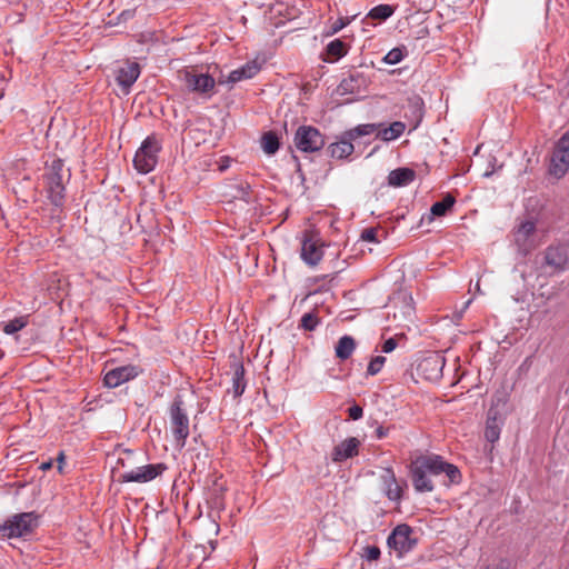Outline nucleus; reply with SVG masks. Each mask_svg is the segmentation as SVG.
Listing matches in <instances>:
<instances>
[{
	"label": "nucleus",
	"mask_w": 569,
	"mask_h": 569,
	"mask_svg": "<svg viewBox=\"0 0 569 569\" xmlns=\"http://www.w3.org/2000/svg\"><path fill=\"white\" fill-rule=\"evenodd\" d=\"M323 257L322 244L312 237L306 238L301 244V259L308 266H317Z\"/></svg>",
	"instance_id": "obj_18"
},
{
	"label": "nucleus",
	"mask_w": 569,
	"mask_h": 569,
	"mask_svg": "<svg viewBox=\"0 0 569 569\" xmlns=\"http://www.w3.org/2000/svg\"><path fill=\"white\" fill-rule=\"evenodd\" d=\"M412 528L409 525H398L389 535L387 543L401 557L417 545V539L412 538Z\"/></svg>",
	"instance_id": "obj_11"
},
{
	"label": "nucleus",
	"mask_w": 569,
	"mask_h": 569,
	"mask_svg": "<svg viewBox=\"0 0 569 569\" xmlns=\"http://www.w3.org/2000/svg\"><path fill=\"white\" fill-rule=\"evenodd\" d=\"M411 480L418 492H430L433 490L431 480L427 477V471L415 460L410 466Z\"/></svg>",
	"instance_id": "obj_21"
},
{
	"label": "nucleus",
	"mask_w": 569,
	"mask_h": 569,
	"mask_svg": "<svg viewBox=\"0 0 569 569\" xmlns=\"http://www.w3.org/2000/svg\"><path fill=\"white\" fill-rule=\"evenodd\" d=\"M261 147L267 154H274L280 147L278 136L272 131L266 132L261 138Z\"/></svg>",
	"instance_id": "obj_28"
},
{
	"label": "nucleus",
	"mask_w": 569,
	"mask_h": 569,
	"mask_svg": "<svg viewBox=\"0 0 569 569\" xmlns=\"http://www.w3.org/2000/svg\"><path fill=\"white\" fill-rule=\"evenodd\" d=\"M389 430H390V428H385L382 426H379L376 429V437H377V439H383L385 437H387L388 433H389Z\"/></svg>",
	"instance_id": "obj_43"
},
{
	"label": "nucleus",
	"mask_w": 569,
	"mask_h": 569,
	"mask_svg": "<svg viewBox=\"0 0 569 569\" xmlns=\"http://www.w3.org/2000/svg\"><path fill=\"white\" fill-rule=\"evenodd\" d=\"M68 170L64 169V163L61 159H54L50 164H47L43 173L46 191L51 203L60 207L64 201V178H69Z\"/></svg>",
	"instance_id": "obj_2"
},
{
	"label": "nucleus",
	"mask_w": 569,
	"mask_h": 569,
	"mask_svg": "<svg viewBox=\"0 0 569 569\" xmlns=\"http://www.w3.org/2000/svg\"><path fill=\"white\" fill-rule=\"evenodd\" d=\"M171 429L177 441V445L182 448L186 445V439L189 436V418L186 409L183 408V400L180 396L173 399L170 408Z\"/></svg>",
	"instance_id": "obj_7"
},
{
	"label": "nucleus",
	"mask_w": 569,
	"mask_h": 569,
	"mask_svg": "<svg viewBox=\"0 0 569 569\" xmlns=\"http://www.w3.org/2000/svg\"><path fill=\"white\" fill-rule=\"evenodd\" d=\"M167 469L164 463L146 465L130 469L120 475V482H148L160 476Z\"/></svg>",
	"instance_id": "obj_12"
},
{
	"label": "nucleus",
	"mask_w": 569,
	"mask_h": 569,
	"mask_svg": "<svg viewBox=\"0 0 569 569\" xmlns=\"http://www.w3.org/2000/svg\"><path fill=\"white\" fill-rule=\"evenodd\" d=\"M140 370L136 366H121L109 370L103 378L104 386L108 388H117L120 385L136 378Z\"/></svg>",
	"instance_id": "obj_15"
},
{
	"label": "nucleus",
	"mask_w": 569,
	"mask_h": 569,
	"mask_svg": "<svg viewBox=\"0 0 569 569\" xmlns=\"http://www.w3.org/2000/svg\"><path fill=\"white\" fill-rule=\"evenodd\" d=\"M140 76V66L136 61H128L120 67L117 72L116 81L124 93H129L130 88Z\"/></svg>",
	"instance_id": "obj_16"
},
{
	"label": "nucleus",
	"mask_w": 569,
	"mask_h": 569,
	"mask_svg": "<svg viewBox=\"0 0 569 569\" xmlns=\"http://www.w3.org/2000/svg\"><path fill=\"white\" fill-rule=\"evenodd\" d=\"M409 103H410V107L413 109V112H415L416 117L418 118V122H419L422 118L423 101L420 98H413V99L409 100Z\"/></svg>",
	"instance_id": "obj_37"
},
{
	"label": "nucleus",
	"mask_w": 569,
	"mask_h": 569,
	"mask_svg": "<svg viewBox=\"0 0 569 569\" xmlns=\"http://www.w3.org/2000/svg\"><path fill=\"white\" fill-rule=\"evenodd\" d=\"M327 53L336 59H340L347 54V49L345 42L340 39H335L330 41L327 46Z\"/></svg>",
	"instance_id": "obj_31"
},
{
	"label": "nucleus",
	"mask_w": 569,
	"mask_h": 569,
	"mask_svg": "<svg viewBox=\"0 0 569 569\" xmlns=\"http://www.w3.org/2000/svg\"><path fill=\"white\" fill-rule=\"evenodd\" d=\"M233 368V377H232V392L234 398L240 397L247 387V381L244 379V367L242 362H234L232 365Z\"/></svg>",
	"instance_id": "obj_24"
},
{
	"label": "nucleus",
	"mask_w": 569,
	"mask_h": 569,
	"mask_svg": "<svg viewBox=\"0 0 569 569\" xmlns=\"http://www.w3.org/2000/svg\"><path fill=\"white\" fill-rule=\"evenodd\" d=\"M536 223L533 221L522 222L513 232L515 244L518 251L527 256L537 246L535 241Z\"/></svg>",
	"instance_id": "obj_13"
},
{
	"label": "nucleus",
	"mask_w": 569,
	"mask_h": 569,
	"mask_svg": "<svg viewBox=\"0 0 569 569\" xmlns=\"http://www.w3.org/2000/svg\"><path fill=\"white\" fill-rule=\"evenodd\" d=\"M386 358H371V361L368 365L367 373L370 376H375L381 371L383 368Z\"/></svg>",
	"instance_id": "obj_36"
},
{
	"label": "nucleus",
	"mask_w": 569,
	"mask_h": 569,
	"mask_svg": "<svg viewBox=\"0 0 569 569\" xmlns=\"http://www.w3.org/2000/svg\"><path fill=\"white\" fill-rule=\"evenodd\" d=\"M319 325V318L315 312H307L300 319V328L313 331Z\"/></svg>",
	"instance_id": "obj_33"
},
{
	"label": "nucleus",
	"mask_w": 569,
	"mask_h": 569,
	"mask_svg": "<svg viewBox=\"0 0 569 569\" xmlns=\"http://www.w3.org/2000/svg\"><path fill=\"white\" fill-rule=\"evenodd\" d=\"M385 485L387 486V495L389 499L397 500L400 498V487L397 483L396 476L392 469L387 468L381 476Z\"/></svg>",
	"instance_id": "obj_25"
},
{
	"label": "nucleus",
	"mask_w": 569,
	"mask_h": 569,
	"mask_svg": "<svg viewBox=\"0 0 569 569\" xmlns=\"http://www.w3.org/2000/svg\"><path fill=\"white\" fill-rule=\"evenodd\" d=\"M416 178V172L410 168H398L390 171L388 183L392 187H403L411 183Z\"/></svg>",
	"instance_id": "obj_22"
},
{
	"label": "nucleus",
	"mask_w": 569,
	"mask_h": 569,
	"mask_svg": "<svg viewBox=\"0 0 569 569\" xmlns=\"http://www.w3.org/2000/svg\"><path fill=\"white\" fill-rule=\"evenodd\" d=\"M403 57L402 50L395 48L385 56L383 60L388 64H397L403 59Z\"/></svg>",
	"instance_id": "obj_35"
},
{
	"label": "nucleus",
	"mask_w": 569,
	"mask_h": 569,
	"mask_svg": "<svg viewBox=\"0 0 569 569\" xmlns=\"http://www.w3.org/2000/svg\"><path fill=\"white\" fill-rule=\"evenodd\" d=\"M569 171V130L555 143L549 173L557 179L562 178Z\"/></svg>",
	"instance_id": "obj_8"
},
{
	"label": "nucleus",
	"mask_w": 569,
	"mask_h": 569,
	"mask_svg": "<svg viewBox=\"0 0 569 569\" xmlns=\"http://www.w3.org/2000/svg\"><path fill=\"white\" fill-rule=\"evenodd\" d=\"M375 126L358 124L357 127L346 131L339 141L329 146L331 157L337 159L349 157L355 151L352 141L362 136H370L375 132Z\"/></svg>",
	"instance_id": "obj_5"
},
{
	"label": "nucleus",
	"mask_w": 569,
	"mask_h": 569,
	"mask_svg": "<svg viewBox=\"0 0 569 569\" xmlns=\"http://www.w3.org/2000/svg\"><path fill=\"white\" fill-rule=\"evenodd\" d=\"M126 455L128 456V458L134 456V452L132 450H126Z\"/></svg>",
	"instance_id": "obj_47"
},
{
	"label": "nucleus",
	"mask_w": 569,
	"mask_h": 569,
	"mask_svg": "<svg viewBox=\"0 0 569 569\" xmlns=\"http://www.w3.org/2000/svg\"><path fill=\"white\" fill-rule=\"evenodd\" d=\"M446 358H417L418 375L429 381H436L442 376Z\"/></svg>",
	"instance_id": "obj_14"
},
{
	"label": "nucleus",
	"mask_w": 569,
	"mask_h": 569,
	"mask_svg": "<svg viewBox=\"0 0 569 569\" xmlns=\"http://www.w3.org/2000/svg\"><path fill=\"white\" fill-rule=\"evenodd\" d=\"M179 79L190 92L204 99H210L214 94L216 80L208 73H197L193 70L184 69L179 72Z\"/></svg>",
	"instance_id": "obj_6"
},
{
	"label": "nucleus",
	"mask_w": 569,
	"mask_h": 569,
	"mask_svg": "<svg viewBox=\"0 0 569 569\" xmlns=\"http://www.w3.org/2000/svg\"><path fill=\"white\" fill-rule=\"evenodd\" d=\"M160 150V140L154 134L148 136L142 141L133 158V166L138 172L144 174L151 172L158 163Z\"/></svg>",
	"instance_id": "obj_4"
},
{
	"label": "nucleus",
	"mask_w": 569,
	"mask_h": 569,
	"mask_svg": "<svg viewBox=\"0 0 569 569\" xmlns=\"http://www.w3.org/2000/svg\"><path fill=\"white\" fill-rule=\"evenodd\" d=\"M357 78L353 77V76H349L345 79L341 80V82L339 83L338 88H337V92L339 94H350V93H353L356 91V88H357Z\"/></svg>",
	"instance_id": "obj_32"
},
{
	"label": "nucleus",
	"mask_w": 569,
	"mask_h": 569,
	"mask_svg": "<svg viewBox=\"0 0 569 569\" xmlns=\"http://www.w3.org/2000/svg\"><path fill=\"white\" fill-rule=\"evenodd\" d=\"M405 341V338L403 336H395V337H391L389 339H387L382 346H381V352L383 353H390L392 352L396 347L400 346L401 342Z\"/></svg>",
	"instance_id": "obj_34"
},
{
	"label": "nucleus",
	"mask_w": 569,
	"mask_h": 569,
	"mask_svg": "<svg viewBox=\"0 0 569 569\" xmlns=\"http://www.w3.org/2000/svg\"><path fill=\"white\" fill-rule=\"evenodd\" d=\"M348 413H349L350 419L358 420V419L362 418L363 410L360 406L356 405L348 409Z\"/></svg>",
	"instance_id": "obj_40"
},
{
	"label": "nucleus",
	"mask_w": 569,
	"mask_h": 569,
	"mask_svg": "<svg viewBox=\"0 0 569 569\" xmlns=\"http://www.w3.org/2000/svg\"><path fill=\"white\" fill-rule=\"evenodd\" d=\"M508 402L509 395L506 390H498L492 396L485 429V438L491 443H495L500 438L501 428L509 413Z\"/></svg>",
	"instance_id": "obj_1"
},
{
	"label": "nucleus",
	"mask_w": 569,
	"mask_h": 569,
	"mask_svg": "<svg viewBox=\"0 0 569 569\" xmlns=\"http://www.w3.org/2000/svg\"><path fill=\"white\" fill-rule=\"evenodd\" d=\"M378 231L373 228L365 229L361 233V238L366 241L378 242L377 240Z\"/></svg>",
	"instance_id": "obj_39"
},
{
	"label": "nucleus",
	"mask_w": 569,
	"mask_h": 569,
	"mask_svg": "<svg viewBox=\"0 0 569 569\" xmlns=\"http://www.w3.org/2000/svg\"><path fill=\"white\" fill-rule=\"evenodd\" d=\"M64 459H66V456L64 453L61 451L59 455H58V458H57V461H58V469L60 472H62V465L64 462Z\"/></svg>",
	"instance_id": "obj_44"
},
{
	"label": "nucleus",
	"mask_w": 569,
	"mask_h": 569,
	"mask_svg": "<svg viewBox=\"0 0 569 569\" xmlns=\"http://www.w3.org/2000/svg\"><path fill=\"white\" fill-rule=\"evenodd\" d=\"M380 555V549L377 546H368L365 549V557L369 561L378 560Z\"/></svg>",
	"instance_id": "obj_38"
},
{
	"label": "nucleus",
	"mask_w": 569,
	"mask_h": 569,
	"mask_svg": "<svg viewBox=\"0 0 569 569\" xmlns=\"http://www.w3.org/2000/svg\"><path fill=\"white\" fill-rule=\"evenodd\" d=\"M456 203L452 194L447 193L441 201H437L431 206V214L435 217H443Z\"/></svg>",
	"instance_id": "obj_26"
},
{
	"label": "nucleus",
	"mask_w": 569,
	"mask_h": 569,
	"mask_svg": "<svg viewBox=\"0 0 569 569\" xmlns=\"http://www.w3.org/2000/svg\"><path fill=\"white\" fill-rule=\"evenodd\" d=\"M295 144L302 152H316L325 146V139L315 127L301 126L295 134Z\"/></svg>",
	"instance_id": "obj_9"
},
{
	"label": "nucleus",
	"mask_w": 569,
	"mask_h": 569,
	"mask_svg": "<svg viewBox=\"0 0 569 569\" xmlns=\"http://www.w3.org/2000/svg\"><path fill=\"white\" fill-rule=\"evenodd\" d=\"M360 446V441L355 438H348L341 443L337 445L332 452L331 459L333 462H342L349 458H352L358 455V448Z\"/></svg>",
	"instance_id": "obj_20"
},
{
	"label": "nucleus",
	"mask_w": 569,
	"mask_h": 569,
	"mask_svg": "<svg viewBox=\"0 0 569 569\" xmlns=\"http://www.w3.org/2000/svg\"><path fill=\"white\" fill-rule=\"evenodd\" d=\"M52 465H53V461L50 459L46 462H42L40 465V469L43 470V471H47V470H50L52 468Z\"/></svg>",
	"instance_id": "obj_45"
},
{
	"label": "nucleus",
	"mask_w": 569,
	"mask_h": 569,
	"mask_svg": "<svg viewBox=\"0 0 569 569\" xmlns=\"http://www.w3.org/2000/svg\"><path fill=\"white\" fill-rule=\"evenodd\" d=\"M362 126H375L376 138L385 142H390L401 137L406 130V124L401 121H395L388 127L383 123H363Z\"/></svg>",
	"instance_id": "obj_19"
},
{
	"label": "nucleus",
	"mask_w": 569,
	"mask_h": 569,
	"mask_svg": "<svg viewBox=\"0 0 569 569\" xmlns=\"http://www.w3.org/2000/svg\"><path fill=\"white\" fill-rule=\"evenodd\" d=\"M260 70V66L257 61H249L242 67L230 72L228 81L236 83L244 79L253 78Z\"/></svg>",
	"instance_id": "obj_23"
},
{
	"label": "nucleus",
	"mask_w": 569,
	"mask_h": 569,
	"mask_svg": "<svg viewBox=\"0 0 569 569\" xmlns=\"http://www.w3.org/2000/svg\"><path fill=\"white\" fill-rule=\"evenodd\" d=\"M118 463H120L123 468H126V467H127L126 460H124L123 458H120V459L118 460Z\"/></svg>",
	"instance_id": "obj_46"
},
{
	"label": "nucleus",
	"mask_w": 569,
	"mask_h": 569,
	"mask_svg": "<svg viewBox=\"0 0 569 569\" xmlns=\"http://www.w3.org/2000/svg\"><path fill=\"white\" fill-rule=\"evenodd\" d=\"M416 461L429 473L438 476L446 473L451 482H458L460 478L459 469L446 461L440 456H422L416 459Z\"/></svg>",
	"instance_id": "obj_10"
},
{
	"label": "nucleus",
	"mask_w": 569,
	"mask_h": 569,
	"mask_svg": "<svg viewBox=\"0 0 569 569\" xmlns=\"http://www.w3.org/2000/svg\"><path fill=\"white\" fill-rule=\"evenodd\" d=\"M28 325V316L17 317L8 321L3 327V332L7 335H14Z\"/></svg>",
	"instance_id": "obj_30"
},
{
	"label": "nucleus",
	"mask_w": 569,
	"mask_h": 569,
	"mask_svg": "<svg viewBox=\"0 0 569 569\" xmlns=\"http://www.w3.org/2000/svg\"><path fill=\"white\" fill-rule=\"evenodd\" d=\"M490 174H491L490 172H486L483 176L489 177Z\"/></svg>",
	"instance_id": "obj_48"
},
{
	"label": "nucleus",
	"mask_w": 569,
	"mask_h": 569,
	"mask_svg": "<svg viewBox=\"0 0 569 569\" xmlns=\"http://www.w3.org/2000/svg\"><path fill=\"white\" fill-rule=\"evenodd\" d=\"M546 264L556 271L565 270L568 261V248L565 244L550 246L545 253Z\"/></svg>",
	"instance_id": "obj_17"
},
{
	"label": "nucleus",
	"mask_w": 569,
	"mask_h": 569,
	"mask_svg": "<svg viewBox=\"0 0 569 569\" xmlns=\"http://www.w3.org/2000/svg\"><path fill=\"white\" fill-rule=\"evenodd\" d=\"M39 526V516L36 512H21L8 518L0 525V536L3 538H22L34 531Z\"/></svg>",
	"instance_id": "obj_3"
},
{
	"label": "nucleus",
	"mask_w": 569,
	"mask_h": 569,
	"mask_svg": "<svg viewBox=\"0 0 569 569\" xmlns=\"http://www.w3.org/2000/svg\"><path fill=\"white\" fill-rule=\"evenodd\" d=\"M469 303H470V300L465 303L463 308L460 311L453 313L452 321L456 325H458L460 322V320L462 319L463 312L468 308Z\"/></svg>",
	"instance_id": "obj_42"
},
{
	"label": "nucleus",
	"mask_w": 569,
	"mask_h": 569,
	"mask_svg": "<svg viewBox=\"0 0 569 569\" xmlns=\"http://www.w3.org/2000/svg\"><path fill=\"white\" fill-rule=\"evenodd\" d=\"M347 23H348V21H346L342 18H339L338 20H336L335 23L332 24V33L339 32L341 29H343L347 26Z\"/></svg>",
	"instance_id": "obj_41"
},
{
	"label": "nucleus",
	"mask_w": 569,
	"mask_h": 569,
	"mask_svg": "<svg viewBox=\"0 0 569 569\" xmlns=\"http://www.w3.org/2000/svg\"><path fill=\"white\" fill-rule=\"evenodd\" d=\"M355 349L356 340L351 336L346 335L338 340L335 347V356H351Z\"/></svg>",
	"instance_id": "obj_27"
},
{
	"label": "nucleus",
	"mask_w": 569,
	"mask_h": 569,
	"mask_svg": "<svg viewBox=\"0 0 569 569\" xmlns=\"http://www.w3.org/2000/svg\"><path fill=\"white\" fill-rule=\"evenodd\" d=\"M395 12V8L390 4H378L376 7H373L369 13H368V17H370L371 19H377V20H387L388 18H390Z\"/></svg>",
	"instance_id": "obj_29"
}]
</instances>
